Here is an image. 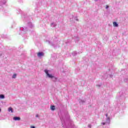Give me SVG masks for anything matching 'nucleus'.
Listing matches in <instances>:
<instances>
[{"label":"nucleus","mask_w":128,"mask_h":128,"mask_svg":"<svg viewBox=\"0 0 128 128\" xmlns=\"http://www.w3.org/2000/svg\"><path fill=\"white\" fill-rule=\"evenodd\" d=\"M44 72L46 74V76L48 78H52V80L53 82H56V80H58V78L50 74V70H45Z\"/></svg>","instance_id":"nucleus-1"},{"label":"nucleus","mask_w":128,"mask_h":128,"mask_svg":"<svg viewBox=\"0 0 128 128\" xmlns=\"http://www.w3.org/2000/svg\"><path fill=\"white\" fill-rule=\"evenodd\" d=\"M44 52H39L38 54V58H41V56H44Z\"/></svg>","instance_id":"nucleus-2"},{"label":"nucleus","mask_w":128,"mask_h":128,"mask_svg":"<svg viewBox=\"0 0 128 128\" xmlns=\"http://www.w3.org/2000/svg\"><path fill=\"white\" fill-rule=\"evenodd\" d=\"M13 120H20V118L15 116V117H14Z\"/></svg>","instance_id":"nucleus-3"},{"label":"nucleus","mask_w":128,"mask_h":128,"mask_svg":"<svg viewBox=\"0 0 128 128\" xmlns=\"http://www.w3.org/2000/svg\"><path fill=\"white\" fill-rule=\"evenodd\" d=\"M113 26H114V28H118V24L116 22H113Z\"/></svg>","instance_id":"nucleus-4"},{"label":"nucleus","mask_w":128,"mask_h":128,"mask_svg":"<svg viewBox=\"0 0 128 128\" xmlns=\"http://www.w3.org/2000/svg\"><path fill=\"white\" fill-rule=\"evenodd\" d=\"M50 109L52 110H56V106H51Z\"/></svg>","instance_id":"nucleus-5"},{"label":"nucleus","mask_w":128,"mask_h":128,"mask_svg":"<svg viewBox=\"0 0 128 128\" xmlns=\"http://www.w3.org/2000/svg\"><path fill=\"white\" fill-rule=\"evenodd\" d=\"M4 95L0 94V100H4Z\"/></svg>","instance_id":"nucleus-6"},{"label":"nucleus","mask_w":128,"mask_h":128,"mask_svg":"<svg viewBox=\"0 0 128 128\" xmlns=\"http://www.w3.org/2000/svg\"><path fill=\"white\" fill-rule=\"evenodd\" d=\"M110 117H107V118H106V122H107L110 124Z\"/></svg>","instance_id":"nucleus-7"},{"label":"nucleus","mask_w":128,"mask_h":128,"mask_svg":"<svg viewBox=\"0 0 128 128\" xmlns=\"http://www.w3.org/2000/svg\"><path fill=\"white\" fill-rule=\"evenodd\" d=\"M56 26V23H52L51 24V26H53V28H54V26Z\"/></svg>","instance_id":"nucleus-8"},{"label":"nucleus","mask_w":128,"mask_h":128,"mask_svg":"<svg viewBox=\"0 0 128 128\" xmlns=\"http://www.w3.org/2000/svg\"><path fill=\"white\" fill-rule=\"evenodd\" d=\"M8 112H12V108H8Z\"/></svg>","instance_id":"nucleus-9"},{"label":"nucleus","mask_w":128,"mask_h":128,"mask_svg":"<svg viewBox=\"0 0 128 128\" xmlns=\"http://www.w3.org/2000/svg\"><path fill=\"white\" fill-rule=\"evenodd\" d=\"M16 78V74H14L12 76V78Z\"/></svg>","instance_id":"nucleus-10"},{"label":"nucleus","mask_w":128,"mask_h":128,"mask_svg":"<svg viewBox=\"0 0 128 128\" xmlns=\"http://www.w3.org/2000/svg\"><path fill=\"white\" fill-rule=\"evenodd\" d=\"M23 30L24 32H26V30H28V28L24 27V28H23Z\"/></svg>","instance_id":"nucleus-11"},{"label":"nucleus","mask_w":128,"mask_h":128,"mask_svg":"<svg viewBox=\"0 0 128 128\" xmlns=\"http://www.w3.org/2000/svg\"><path fill=\"white\" fill-rule=\"evenodd\" d=\"M74 19V16L72 15L70 16V20H72Z\"/></svg>","instance_id":"nucleus-12"},{"label":"nucleus","mask_w":128,"mask_h":128,"mask_svg":"<svg viewBox=\"0 0 128 128\" xmlns=\"http://www.w3.org/2000/svg\"><path fill=\"white\" fill-rule=\"evenodd\" d=\"M76 52H74L72 53L73 56H76Z\"/></svg>","instance_id":"nucleus-13"},{"label":"nucleus","mask_w":128,"mask_h":128,"mask_svg":"<svg viewBox=\"0 0 128 128\" xmlns=\"http://www.w3.org/2000/svg\"><path fill=\"white\" fill-rule=\"evenodd\" d=\"M6 0H5L3 2V4H6Z\"/></svg>","instance_id":"nucleus-14"},{"label":"nucleus","mask_w":128,"mask_h":128,"mask_svg":"<svg viewBox=\"0 0 128 128\" xmlns=\"http://www.w3.org/2000/svg\"><path fill=\"white\" fill-rule=\"evenodd\" d=\"M88 127H89L90 128H92V125L88 124Z\"/></svg>","instance_id":"nucleus-15"},{"label":"nucleus","mask_w":128,"mask_h":128,"mask_svg":"<svg viewBox=\"0 0 128 128\" xmlns=\"http://www.w3.org/2000/svg\"><path fill=\"white\" fill-rule=\"evenodd\" d=\"M106 10H108V6H106Z\"/></svg>","instance_id":"nucleus-16"},{"label":"nucleus","mask_w":128,"mask_h":128,"mask_svg":"<svg viewBox=\"0 0 128 128\" xmlns=\"http://www.w3.org/2000/svg\"><path fill=\"white\" fill-rule=\"evenodd\" d=\"M102 126H104V124H106V123L105 122H102Z\"/></svg>","instance_id":"nucleus-17"},{"label":"nucleus","mask_w":128,"mask_h":128,"mask_svg":"<svg viewBox=\"0 0 128 128\" xmlns=\"http://www.w3.org/2000/svg\"><path fill=\"white\" fill-rule=\"evenodd\" d=\"M30 128H36V127H34V126H32Z\"/></svg>","instance_id":"nucleus-18"},{"label":"nucleus","mask_w":128,"mask_h":128,"mask_svg":"<svg viewBox=\"0 0 128 128\" xmlns=\"http://www.w3.org/2000/svg\"><path fill=\"white\" fill-rule=\"evenodd\" d=\"M38 114H36V118H38Z\"/></svg>","instance_id":"nucleus-19"},{"label":"nucleus","mask_w":128,"mask_h":128,"mask_svg":"<svg viewBox=\"0 0 128 128\" xmlns=\"http://www.w3.org/2000/svg\"><path fill=\"white\" fill-rule=\"evenodd\" d=\"M106 118H108V114H106Z\"/></svg>","instance_id":"nucleus-20"},{"label":"nucleus","mask_w":128,"mask_h":128,"mask_svg":"<svg viewBox=\"0 0 128 128\" xmlns=\"http://www.w3.org/2000/svg\"><path fill=\"white\" fill-rule=\"evenodd\" d=\"M98 0H94V2H98Z\"/></svg>","instance_id":"nucleus-21"},{"label":"nucleus","mask_w":128,"mask_h":128,"mask_svg":"<svg viewBox=\"0 0 128 128\" xmlns=\"http://www.w3.org/2000/svg\"><path fill=\"white\" fill-rule=\"evenodd\" d=\"M80 102H82V100H81Z\"/></svg>","instance_id":"nucleus-22"},{"label":"nucleus","mask_w":128,"mask_h":128,"mask_svg":"<svg viewBox=\"0 0 128 128\" xmlns=\"http://www.w3.org/2000/svg\"><path fill=\"white\" fill-rule=\"evenodd\" d=\"M0 112H2V110L0 108Z\"/></svg>","instance_id":"nucleus-23"},{"label":"nucleus","mask_w":128,"mask_h":128,"mask_svg":"<svg viewBox=\"0 0 128 128\" xmlns=\"http://www.w3.org/2000/svg\"><path fill=\"white\" fill-rule=\"evenodd\" d=\"M76 20H78V19H76Z\"/></svg>","instance_id":"nucleus-24"},{"label":"nucleus","mask_w":128,"mask_h":128,"mask_svg":"<svg viewBox=\"0 0 128 128\" xmlns=\"http://www.w3.org/2000/svg\"><path fill=\"white\" fill-rule=\"evenodd\" d=\"M60 120H62V118H60Z\"/></svg>","instance_id":"nucleus-25"},{"label":"nucleus","mask_w":128,"mask_h":128,"mask_svg":"<svg viewBox=\"0 0 128 128\" xmlns=\"http://www.w3.org/2000/svg\"><path fill=\"white\" fill-rule=\"evenodd\" d=\"M110 76V78H112V76Z\"/></svg>","instance_id":"nucleus-26"}]
</instances>
